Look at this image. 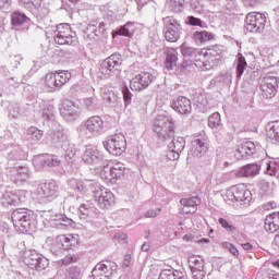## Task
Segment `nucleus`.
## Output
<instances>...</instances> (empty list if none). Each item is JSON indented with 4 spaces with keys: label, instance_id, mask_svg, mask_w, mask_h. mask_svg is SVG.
I'll use <instances>...</instances> for the list:
<instances>
[{
    "label": "nucleus",
    "instance_id": "52",
    "mask_svg": "<svg viewBox=\"0 0 279 279\" xmlns=\"http://www.w3.org/2000/svg\"><path fill=\"white\" fill-rule=\"evenodd\" d=\"M169 8L172 12H182V8H184V0H170Z\"/></svg>",
    "mask_w": 279,
    "mask_h": 279
},
{
    "label": "nucleus",
    "instance_id": "17",
    "mask_svg": "<svg viewBox=\"0 0 279 279\" xmlns=\"http://www.w3.org/2000/svg\"><path fill=\"white\" fill-rule=\"evenodd\" d=\"M208 151V137L206 135H197L192 142V148L187 153V160L192 158H202Z\"/></svg>",
    "mask_w": 279,
    "mask_h": 279
},
{
    "label": "nucleus",
    "instance_id": "32",
    "mask_svg": "<svg viewBox=\"0 0 279 279\" xmlns=\"http://www.w3.org/2000/svg\"><path fill=\"white\" fill-rule=\"evenodd\" d=\"M256 154V144L254 142H244L236 149V158H248V156H254Z\"/></svg>",
    "mask_w": 279,
    "mask_h": 279
},
{
    "label": "nucleus",
    "instance_id": "31",
    "mask_svg": "<svg viewBox=\"0 0 279 279\" xmlns=\"http://www.w3.org/2000/svg\"><path fill=\"white\" fill-rule=\"evenodd\" d=\"M266 232L274 234V232H278L279 230V211H275L268 215L265 219L264 226Z\"/></svg>",
    "mask_w": 279,
    "mask_h": 279
},
{
    "label": "nucleus",
    "instance_id": "46",
    "mask_svg": "<svg viewBox=\"0 0 279 279\" xmlns=\"http://www.w3.org/2000/svg\"><path fill=\"white\" fill-rule=\"evenodd\" d=\"M189 267L190 269H204V259L197 256L189 257Z\"/></svg>",
    "mask_w": 279,
    "mask_h": 279
},
{
    "label": "nucleus",
    "instance_id": "58",
    "mask_svg": "<svg viewBox=\"0 0 279 279\" xmlns=\"http://www.w3.org/2000/svg\"><path fill=\"white\" fill-rule=\"evenodd\" d=\"M87 29H90L95 36H99L100 34H104L106 32V24L101 22L97 28L95 26L89 25Z\"/></svg>",
    "mask_w": 279,
    "mask_h": 279
},
{
    "label": "nucleus",
    "instance_id": "61",
    "mask_svg": "<svg viewBox=\"0 0 279 279\" xmlns=\"http://www.w3.org/2000/svg\"><path fill=\"white\" fill-rule=\"evenodd\" d=\"M222 245H223V247H226V250H229V252H230V254H232V256H239V250H236L235 246L232 245V243L223 242Z\"/></svg>",
    "mask_w": 279,
    "mask_h": 279
},
{
    "label": "nucleus",
    "instance_id": "63",
    "mask_svg": "<svg viewBox=\"0 0 279 279\" xmlns=\"http://www.w3.org/2000/svg\"><path fill=\"white\" fill-rule=\"evenodd\" d=\"M238 9L239 4L234 0H229L226 4V10H229V12H236Z\"/></svg>",
    "mask_w": 279,
    "mask_h": 279
},
{
    "label": "nucleus",
    "instance_id": "45",
    "mask_svg": "<svg viewBox=\"0 0 279 279\" xmlns=\"http://www.w3.org/2000/svg\"><path fill=\"white\" fill-rule=\"evenodd\" d=\"M54 221L57 222V228H60L61 230H66L69 226L73 225V220L70 218H66L65 216H57Z\"/></svg>",
    "mask_w": 279,
    "mask_h": 279
},
{
    "label": "nucleus",
    "instance_id": "38",
    "mask_svg": "<svg viewBox=\"0 0 279 279\" xmlns=\"http://www.w3.org/2000/svg\"><path fill=\"white\" fill-rule=\"evenodd\" d=\"M245 69H247V61L242 53H238L235 59V77L236 80H241L243 77V73H245Z\"/></svg>",
    "mask_w": 279,
    "mask_h": 279
},
{
    "label": "nucleus",
    "instance_id": "8",
    "mask_svg": "<svg viewBox=\"0 0 279 279\" xmlns=\"http://www.w3.org/2000/svg\"><path fill=\"white\" fill-rule=\"evenodd\" d=\"M100 175L106 182L117 184V180H121L125 175V165L119 161H111L104 167Z\"/></svg>",
    "mask_w": 279,
    "mask_h": 279
},
{
    "label": "nucleus",
    "instance_id": "51",
    "mask_svg": "<svg viewBox=\"0 0 279 279\" xmlns=\"http://www.w3.org/2000/svg\"><path fill=\"white\" fill-rule=\"evenodd\" d=\"M208 125L209 128H219V125H221V114H219V112H214L209 116Z\"/></svg>",
    "mask_w": 279,
    "mask_h": 279
},
{
    "label": "nucleus",
    "instance_id": "20",
    "mask_svg": "<svg viewBox=\"0 0 279 279\" xmlns=\"http://www.w3.org/2000/svg\"><path fill=\"white\" fill-rule=\"evenodd\" d=\"M154 82V74L149 72H142L133 77L130 82L131 90H145V88L149 87V84Z\"/></svg>",
    "mask_w": 279,
    "mask_h": 279
},
{
    "label": "nucleus",
    "instance_id": "11",
    "mask_svg": "<svg viewBox=\"0 0 279 279\" xmlns=\"http://www.w3.org/2000/svg\"><path fill=\"white\" fill-rule=\"evenodd\" d=\"M267 23V17L263 13L250 12L245 17L244 28L251 34H263L265 32V24Z\"/></svg>",
    "mask_w": 279,
    "mask_h": 279
},
{
    "label": "nucleus",
    "instance_id": "55",
    "mask_svg": "<svg viewBox=\"0 0 279 279\" xmlns=\"http://www.w3.org/2000/svg\"><path fill=\"white\" fill-rule=\"evenodd\" d=\"M80 260V256L77 254H68L64 258L61 259L62 265H71L73 263H77Z\"/></svg>",
    "mask_w": 279,
    "mask_h": 279
},
{
    "label": "nucleus",
    "instance_id": "19",
    "mask_svg": "<svg viewBox=\"0 0 279 279\" xmlns=\"http://www.w3.org/2000/svg\"><path fill=\"white\" fill-rule=\"evenodd\" d=\"M95 202H98L100 208H110L114 204V194L104 186L96 185L93 190Z\"/></svg>",
    "mask_w": 279,
    "mask_h": 279
},
{
    "label": "nucleus",
    "instance_id": "7",
    "mask_svg": "<svg viewBox=\"0 0 279 279\" xmlns=\"http://www.w3.org/2000/svg\"><path fill=\"white\" fill-rule=\"evenodd\" d=\"M102 146L111 156H121L128 149V141L125 140V135L118 133L108 136L102 142Z\"/></svg>",
    "mask_w": 279,
    "mask_h": 279
},
{
    "label": "nucleus",
    "instance_id": "15",
    "mask_svg": "<svg viewBox=\"0 0 279 279\" xmlns=\"http://www.w3.org/2000/svg\"><path fill=\"white\" fill-rule=\"evenodd\" d=\"M60 114L62 119H64V121L71 123L73 121H76V119H80L82 114V107H80L73 100L65 99L61 105Z\"/></svg>",
    "mask_w": 279,
    "mask_h": 279
},
{
    "label": "nucleus",
    "instance_id": "62",
    "mask_svg": "<svg viewBox=\"0 0 279 279\" xmlns=\"http://www.w3.org/2000/svg\"><path fill=\"white\" fill-rule=\"evenodd\" d=\"M191 272L194 279H204V276H205L204 268L202 269L192 268Z\"/></svg>",
    "mask_w": 279,
    "mask_h": 279
},
{
    "label": "nucleus",
    "instance_id": "27",
    "mask_svg": "<svg viewBox=\"0 0 279 279\" xmlns=\"http://www.w3.org/2000/svg\"><path fill=\"white\" fill-rule=\"evenodd\" d=\"M80 235L77 234H69V235H59L56 238L57 245H61L63 251L73 250V247H77Z\"/></svg>",
    "mask_w": 279,
    "mask_h": 279
},
{
    "label": "nucleus",
    "instance_id": "53",
    "mask_svg": "<svg viewBox=\"0 0 279 279\" xmlns=\"http://www.w3.org/2000/svg\"><path fill=\"white\" fill-rule=\"evenodd\" d=\"M50 251L54 256H59V257L64 256V252H65L64 248L62 247V245L57 244L56 240L53 241V243L50 247Z\"/></svg>",
    "mask_w": 279,
    "mask_h": 279
},
{
    "label": "nucleus",
    "instance_id": "14",
    "mask_svg": "<svg viewBox=\"0 0 279 279\" xmlns=\"http://www.w3.org/2000/svg\"><path fill=\"white\" fill-rule=\"evenodd\" d=\"M121 64H123L121 54L113 53L101 62L99 71L105 77H112L121 70Z\"/></svg>",
    "mask_w": 279,
    "mask_h": 279
},
{
    "label": "nucleus",
    "instance_id": "12",
    "mask_svg": "<svg viewBox=\"0 0 279 279\" xmlns=\"http://www.w3.org/2000/svg\"><path fill=\"white\" fill-rule=\"evenodd\" d=\"M163 23V36L168 43H178L180 35L182 34V25L172 16L162 19Z\"/></svg>",
    "mask_w": 279,
    "mask_h": 279
},
{
    "label": "nucleus",
    "instance_id": "13",
    "mask_svg": "<svg viewBox=\"0 0 279 279\" xmlns=\"http://www.w3.org/2000/svg\"><path fill=\"white\" fill-rule=\"evenodd\" d=\"M226 202H239L244 206L252 202V192L245 189V185L231 186L226 193Z\"/></svg>",
    "mask_w": 279,
    "mask_h": 279
},
{
    "label": "nucleus",
    "instance_id": "5",
    "mask_svg": "<svg viewBox=\"0 0 279 279\" xmlns=\"http://www.w3.org/2000/svg\"><path fill=\"white\" fill-rule=\"evenodd\" d=\"M60 191V185L57 181H50L41 183L35 191V196L41 204H48V202H53L58 197V192Z\"/></svg>",
    "mask_w": 279,
    "mask_h": 279
},
{
    "label": "nucleus",
    "instance_id": "23",
    "mask_svg": "<svg viewBox=\"0 0 279 279\" xmlns=\"http://www.w3.org/2000/svg\"><path fill=\"white\" fill-rule=\"evenodd\" d=\"M60 157L56 155H39L33 159V165L37 169H45V167H60Z\"/></svg>",
    "mask_w": 279,
    "mask_h": 279
},
{
    "label": "nucleus",
    "instance_id": "1",
    "mask_svg": "<svg viewBox=\"0 0 279 279\" xmlns=\"http://www.w3.org/2000/svg\"><path fill=\"white\" fill-rule=\"evenodd\" d=\"M77 132L81 138H93L101 136V134L106 132L104 119H101L99 116H92L78 125Z\"/></svg>",
    "mask_w": 279,
    "mask_h": 279
},
{
    "label": "nucleus",
    "instance_id": "6",
    "mask_svg": "<svg viewBox=\"0 0 279 279\" xmlns=\"http://www.w3.org/2000/svg\"><path fill=\"white\" fill-rule=\"evenodd\" d=\"M11 219L13 226L20 230V232H28L32 228V219H34V211L27 208L14 209Z\"/></svg>",
    "mask_w": 279,
    "mask_h": 279
},
{
    "label": "nucleus",
    "instance_id": "9",
    "mask_svg": "<svg viewBox=\"0 0 279 279\" xmlns=\"http://www.w3.org/2000/svg\"><path fill=\"white\" fill-rule=\"evenodd\" d=\"M70 80L71 73L69 71L48 73L45 77V86L49 93H56V90H60Z\"/></svg>",
    "mask_w": 279,
    "mask_h": 279
},
{
    "label": "nucleus",
    "instance_id": "59",
    "mask_svg": "<svg viewBox=\"0 0 279 279\" xmlns=\"http://www.w3.org/2000/svg\"><path fill=\"white\" fill-rule=\"evenodd\" d=\"M83 104L86 110H95V97L84 98Z\"/></svg>",
    "mask_w": 279,
    "mask_h": 279
},
{
    "label": "nucleus",
    "instance_id": "2",
    "mask_svg": "<svg viewBox=\"0 0 279 279\" xmlns=\"http://www.w3.org/2000/svg\"><path fill=\"white\" fill-rule=\"evenodd\" d=\"M51 138L54 145L63 149L66 162H71L75 158V145L71 144V140H69V131L64 129L51 131Z\"/></svg>",
    "mask_w": 279,
    "mask_h": 279
},
{
    "label": "nucleus",
    "instance_id": "3",
    "mask_svg": "<svg viewBox=\"0 0 279 279\" xmlns=\"http://www.w3.org/2000/svg\"><path fill=\"white\" fill-rule=\"evenodd\" d=\"M222 53L223 51L219 46L202 49L201 54H198V60H201V62L196 63V68L202 71H209V69H213L215 64L221 60Z\"/></svg>",
    "mask_w": 279,
    "mask_h": 279
},
{
    "label": "nucleus",
    "instance_id": "54",
    "mask_svg": "<svg viewBox=\"0 0 279 279\" xmlns=\"http://www.w3.org/2000/svg\"><path fill=\"white\" fill-rule=\"evenodd\" d=\"M279 171V163L276 161H270L267 163L266 173L267 175H276Z\"/></svg>",
    "mask_w": 279,
    "mask_h": 279
},
{
    "label": "nucleus",
    "instance_id": "34",
    "mask_svg": "<svg viewBox=\"0 0 279 279\" xmlns=\"http://www.w3.org/2000/svg\"><path fill=\"white\" fill-rule=\"evenodd\" d=\"M78 210L80 219H94V217H97V209L90 203L82 204Z\"/></svg>",
    "mask_w": 279,
    "mask_h": 279
},
{
    "label": "nucleus",
    "instance_id": "49",
    "mask_svg": "<svg viewBox=\"0 0 279 279\" xmlns=\"http://www.w3.org/2000/svg\"><path fill=\"white\" fill-rule=\"evenodd\" d=\"M20 3L27 10H34L40 8L43 0H20Z\"/></svg>",
    "mask_w": 279,
    "mask_h": 279
},
{
    "label": "nucleus",
    "instance_id": "47",
    "mask_svg": "<svg viewBox=\"0 0 279 279\" xmlns=\"http://www.w3.org/2000/svg\"><path fill=\"white\" fill-rule=\"evenodd\" d=\"M47 267H49V259H47V257H44L41 255L37 259V263H35L31 269H36V271H45V269H47Z\"/></svg>",
    "mask_w": 279,
    "mask_h": 279
},
{
    "label": "nucleus",
    "instance_id": "29",
    "mask_svg": "<svg viewBox=\"0 0 279 279\" xmlns=\"http://www.w3.org/2000/svg\"><path fill=\"white\" fill-rule=\"evenodd\" d=\"M180 49H181V53L184 58H193L195 66H197V64H199V62H202V60H199V56H202V50H199L197 48H193V47L189 46V44H183L180 47Z\"/></svg>",
    "mask_w": 279,
    "mask_h": 279
},
{
    "label": "nucleus",
    "instance_id": "42",
    "mask_svg": "<svg viewBox=\"0 0 279 279\" xmlns=\"http://www.w3.org/2000/svg\"><path fill=\"white\" fill-rule=\"evenodd\" d=\"M193 36H194L195 43H201V44L208 43V40H213V38H215L213 33L207 31L195 32Z\"/></svg>",
    "mask_w": 279,
    "mask_h": 279
},
{
    "label": "nucleus",
    "instance_id": "50",
    "mask_svg": "<svg viewBox=\"0 0 279 279\" xmlns=\"http://www.w3.org/2000/svg\"><path fill=\"white\" fill-rule=\"evenodd\" d=\"M66 279H82V270L80 267H70L66 272Z\"/></svg>",
    "mask_w": 279,
    "mask_h": 279
},
{
    "label": "nucleus",
    "instance_id": "26",
    "mask_svg": "<svg viewBox=\"0 0 279 279\" xmlns=\"http://www.w3.org/2000/svg\"><path fill=\"white\" fill-rule=\"evenodd\" d=\"M171 108L175 112H179V114H189L192 110L191 100L184 96L178 97L177 99L172 100Z\"/></svg>",
    "mask_w": 279,
    "mask_h": 279
},
{
    "label": "nucleus",
    "instance_id": "24",
    "mask_svg": "<svg viewBox=\"0 0 279 279\" xmlns=\"http://www.w3.org/2000/svg\"><path fill=\"white\" fill-rule=\"evenodd\" d=\"M86 165H101L104 162V154L95 146H88L82 157Z\"/></svg>",
    "mask_w": 279,
    "mask_h": 279
},
{
    "label": "nucleus",
    "instance_id": "25",
    "mask_svg": "<svg viewBox=\"0 0 279 279\" xmlns=\"http://www.w3.org/2000/svg\"><path fill=\"white\" fill-rule=\"evenodd\" d=\"M70 189H73V191H77V193H88V191H95L97 187V183L88 180H77V179H71L69 181Z\"/></svg>",
    "mask_w": 279,
    "mask_h": 279
},
{
    "label": "nucleus",
    "instance_id": "10",
    "mask_svg": "<svg viewBox=\"0 0 279 279\" xmlns=\"http://www.w3.org/2000/svg\"><path fill=\"white\" fill-rule=\"evenodd\" d=\"M54 43L57 45H77V35L71 28V25L64 23L57 25L54 31Z\"/></svg>",
    "mask_w": 279,
    "mask_h": 279
},
{
    "label": "nucleus",
    "instance_id": "48",
    "mask_svg": "<svg viewBox=\"0 0 279 279\" xmlns=\"http://www.w3.org/2000/svg\"><path fill=\"white\" fill-rule=\"evenodd\" d=\"M44 132L38 130L36 126H31L27 130V136L32 138V141H40L43 138Z\"/></svg>",
    "mask_w": 279,
    "mask_h": 279
},
{
    "label": "nucleus",
    "instance_id": "28",
    "mask_svg": "<svg viewBox=\"0 0 279 279\" xmlns=\"http://www.w3.org/2000/svg\"><path fill=\"white\" fill-rule=\"evenodd\" d=\"M202 202L199 201V197L193 196L190 198H182L180 201L182 208V213L184 215H195L197 213V206H199Z\"/></svg>",
    "mask_w": 279,
    "mask_h": 279
},
{
    "label": "nucleus",
    "instance_id": "60",
    "mask_svg": "<svg viewBox=\"0 0 279 279\" xmlns=\"http://www.w3.org/2000/svg\"><path fill=\"white\" fill-rule=\"evenodd\" d=\"M162 213L161 208H156V209H149L146 211L145 217L146 219H154L155 217H158Z\"/></svg>",
    "mask_w": 279,
    "mask_h": 279
},
{
    "label": "nucleus",
    "instance_id": "4",
    "mask_svg": "<svg viewBox=\"0 0 279 279\" xmlns=\"http://www.w3.org/2000/svg\"><path fill=\"white\" fill-rule=\"evenodd\" d=\"M173 120L165 114L156 117L154 122V132H156L159 141H169L173 138L175 131H173Z\"/></svg>",
    "mask_w": 279,
    "mask_h": 279
},
{
    "label": "nucleus",
    "instance_id": "39",
    "mask_svg": "<svg viewBox=\"0 0 279 279\" xmlns=\"http://www.w3.org/2000/svg\"><path fill=\"white\" fill-rule=\"evenodd\" d=\"M40 256L41 255L37 254L36 251H25L23 254L24 263L32 269L34 264L38 262V258H40Z\"/></svg>",
    "mask_w": 279,
    "mask_h": 279
},
{
    "label": "nucleus",
    "instance_id": "16",
    "mask_svg": "<svg viewBox=\"0 0 279 279\" xmlns=\"http://www.w3.org/2000/svg\"><path fill=\"white\" fill-rule=\"evenodd\" d=\"M7 175L11 182L19 184V182H27L32 178V170L27 166L10 167L7 169Z\"/></svg>",
    "mask_w": 279,
    "mask_h": 279
},
{
    "label": "nucleus",
    "instance_id": "44",
    "mask_svg": "<svg viewBox=\"0 0 279 279\" xmlns=\"http://www.w3.org/2000/svg\"><path fill=\"white\" fill-rule=\"evenodd\" d=\"M41 117L46 121H53L56 119V107L53 105H46L43 109Z\"/></svg>",
    "mask_w": 279,
    "mask_h": 279
},
{
    "label": "nucleus",
    "instance_id": "41",
    "mask_svg": "<svg viewBox=\"0 0 279 279\" xmlns=\"http://www.w3.org/2000/svg\"><path fill=\"white\" fill-rule=\"evenodd\" d=\"M123 5V0H110L104 9L111 14H119L121 12V7Z\"/></svg>",
    "mask_w": 279,
    "mask_h": 279
},
{
    "label": "nucleus",
    "instance_id": "33",
    "mask_svg": "<svg viewBox=\"0 0 279 279\" xmlns=\"http://www.w3.org/2000/svg\"><path fill=\"white\" fill-rule=\"evenodd\" d=\"M11 25L15 29L26 27V25H29V17H27V15H25V13H22L21 11H15L11 14Z\"/></svg>",
    "mask_w": 279,
    "mask_h": 279
},
{
    "label": "nucleus",
    "instance_id": "37",
    "mask_svg": "<svg viewBox=\"0 0 279 279\" xmlns=\"http://www.w3.org/2000/svg\"><path fill=\"white\" fill-rule=\"evenodd\" d=\"M100 95L102 97L104 104H106V106L109 108L114 107L117 101H119V97H117L113 92L108 90L106 87L100 89Z\"/></svg>",
    "mask_w": 279,
    "mask_h": 279
},
{
    "label": "nucleus",
    "instance_id": "18",
    "mask_svg": "<svg viewBox=\"0 0 279 279\" xmlns=\"http://www.w3.org/2000/svg\"><path fill=\"white\" fill-rule=\"evenodd\" d=\"M260 90L264 99H271L278 93V77L267 74L260 82Z\"/></svg>",
    "mask_w": 279,
    "mask_h": 279
},
{
    "label": "nucleus",
    "instance_id": "35",
    "mask_svg": "<svg viewBox=\"0 0 279 279\" xmlns=\"http://www.w3.org/2000/svg\"><path fill=\"white\" fill-rule=\"evenodd\" d=\"M165 64L168 71H173L178 66V50L174 48L168 49Z\"/></svg>",
    "mask_w": 279,
    "mask_h": 279
},
{
    "label": "nucleus",
    "instance_id": "40",
    "mask_svg": "<svg viewBox=\"0 0 279 279\" xmlns=\"http://www.w3.org/2000/svg\"><path fill=\"white\" fill-rule=\"evenodd\" d=\"M25 150L21 148L20 146H14L9 153H8V160H25L26 158Z\"/></svg>",
    "mask_w": 279,
    "mask_h": 279
},
{
    "label": "nucleus",
    "instance_id": "30",
    "mask_svg": "<svg viewBox=\"0 0 279 279\" xmlns=\"http://www.w3.org/2000/svg\"><path fill=\"white\" fill-rule=\"evenodd\" d=\"M260 173V166L257 163H248L240 168L236 172L238 178H254Z\"/></svg>",
    "mask_w": 279,
    "mask_h": 279
},
{
    "label": "nucleus",
    "instance_id": "21",
    "mask_svg": "<svg viewBox=\"0 0 279 279\" xmlns=\"http://www.w3.org/2000/svg\"><path fill=\"white\" fill-rule=\"evenodd\" d=\"M184 147H186V141L184 137H173L168 144V160H178L180 158V154L184 151Z\"/></svg>",
    "mask_w": 279,
    "mask_h": 279
},
{
    "label": "nucleus",
    "instance_id": "57",
    "mask_svg": "<svg viewBox=\"0 0 279 279\" xmlns=\"http://www.w3.org/2000/svg\"><path fill=\"white\" fill-rule=\"evenodd\" d=\"M122 95L125 106H130L132 104V92H130V88H128V85H124L122 87Z\"/></svg>",
    "mask_w": 279,
    "mask_h": 279
},
{
    "label": "nucleus",
    "instance_id": "36",
    "mask_svg": "<svg viewBox=\"0 0 279 279\" xmlns=\"http://www.w3.org/2000/svg\"><path fill=\"white\" fill-rule=\"evenodd\" d=\"M159 279H189L186 272L171 269H165L160 272Z\"/></svg>",
    "mask_w": 279,
    "mask_h": 279
},
{
    "label": "nucleus",
    "instance_id": "22",
    "mask_svg": "<svg viewBox=\"0 0 279 279\" xmlns=\"http://www.w3.org/2000/svg\"><path fill=\"white\" fill-rule=\"evenodd\" d=\"M23 191L14 192V191H5L0 196V205L3 208H11V206H19L23 202Z\"/></svg>",
    "mask_w": 279,
    "mask_h": 279
},
{
    "label": "nucleus",
    "instance_id": "56",
    "mask_svg": "<svg viewBox=\"0 0 279 279\" xmlns=\"http://www.w3.org/2000/svg\"><path fill=\"white\" fill-rule=\"evenodd\" d=\"M218 223L221 225V228H223L227 232H236V227L232 226L228 220L225 218H219Z\"/></svg>",
    "mask_w": 279,
    "mask_h": 279
},
{
    "label": "nucleus",
    "instance_id": "64",
    "mask_svg": "<svg viewBox=\"0 0 279 279\" xmlns=\"http://www.w3.org/2000/svg\"><path fill=\"white\" fill-rule=\"evenodd\" d=\"M187 24L192 26H202V20L197 19L195 16H189L187 17Z\"/></svg>",
    "mask_w": 279,
    "mask_h": 279
},
{
    "label": "nucleus",
    "instance_id": "43",
    "mask_svg": "<svg viewBox=\"0 0 279 279\" xmlns=\"http://www.w3.org/2000/svg\"><path fill=\"white\" fill-rule=\"evenodd\" d=\"M117 34L118 36H128V38H132L134 36V24L128 22L117 31Z\"/></svg>",
    "mask_w": 279,
    "mask_h": 279
}]
</instances>
